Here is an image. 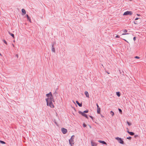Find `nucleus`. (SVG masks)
<instances>
[{
	"label": "nucleus",
	"mask_w": 146,
	"mask_h": 146,
	"mask_svg": "<svg viewBox=\"0 0 146 146\" xmlns=\"http://www.w3.org/2000/svg\"><path fill=\"white\" fill-rule=\"evenodd\" d=\"M88 110H86L84 111H83V112H82V113H87L88 112Z\"/></svg>",
	"instance_id": "nucleus-23"
},
{
	"label": "nucleus",
	"mask_w": 146,
	"mask_h": 146,
	"mask_svg": "<svg viewBox=\"0 0 146 146\" xmlns=\"http://www.w3.org/2000/svg\"><path fill=\"white\" fill-rule=\"evenodd\" d=\"M96 106H97V108H99V106H98V104L97 103L96 104Z\"/></svg>",
	"instance_id": "nucleus-36"
},
{
	"label": "nucleus",
	"mask_w": 146,
	"mask_h": 146,
	"mask_svg": "<svg viewBox=\"0 0 146 146\" xmlns=\"http://www.w3.org/2000/svg\"><path fill=\"white\" fill-rule=\"evenodd\" d=\"M97 112L98 114H100V108H97Z\"/></svg>",
	"instance_id": "nucleus-16"
},
{
	"label": "nucleus",
	"mask_w": 146,
	"mask_h": 146,
	"mask_svg": "<svg viewBox=\"0 0 146 146\" xmlns=\"http://www.w3.org/2000/svg\"><path fill=\"white\" fill-rule=\"evenodd\" d=\"M9 33L13 38H14V35L13 34L11 33L10 32H9Z\"/></svg>",
	"instance_id": "nucleus-19"
},
{
	"label": "nucleus",
	"mask_w": 146,
	"mask_h": 146,
	"mask_svg": "<svg viewBox=\"0 0 146 146\" xmlns=\"http://www.w3.org/2000/svg\"><path fill=\"white\" fill-rule=\"evenodd\" d=\"M74 135H73L72 136L70 139H69V143L70 144V146H72V145L74 144Z\"/></svg>",
	"instance_id": "nucleus-2"
},
{
	"label": "nucleus",
	"mask_w": 146,
	"mask_h": 146,
	"mask_svg": "<svg viewBox=\"0 0 146 146\" xmlns=\"http://www.w3.org/2000/svg\"><path fill=\"white\" fill-rule=\"evenodd\" d=\"M139 19H140L139 18H136L135 19V20H138Z\"/></svg>",
	"instance_id": "nucleus-34"
},
{
	"label": "nucleus",
	"mask_w": 146,
	"mask_h": 146,
	"mask_svg": "<svg viewBox=\"0 0 146 146\" xmlns=\"http://www.w3.org/2000/svg\"><path fill=\"white\" fill-rule=\"evenodd\" d=\"M84 94L88 98H89V94L87 91H85L84 92Z\"/></svg>",
	"instance_id": "nucleus-10"
},
{
	"label": "nucleus",
	"mask_w": 146,
	"mask_h": 146,
	"mask_svg": "<svg viewBox=\"0 0 146 146\" xmlns=\"http://www.w3.org/2000/svg\"><path fill=\"white\" fill-rule=\"evenodd\" d=\"M134 58L136 59H139L140 57L138 56H136L134 57Z\"/></svg>",
	"instance_id": "nucleus-27"
},
{
	"label": "nucleus",
	"mask_w": 146,
	"mask_h": 146,
	"mask_svg": "<svg viewBox=\"0 0 146 146\" xmlns=\"http://www.w3.org/2000/svg\"><path fill=\"white\" fill-rule=\"evenodd\" d=\"M123 39V40H125V41L126 42H127L129 43L128 42L127 40H126L125 39Z\"/></svg>",
	"instance_id": "nucleus-38"
},
{
	"label": "nucleus",
	"mask_w": 146,
	"mask_h": 146,
	"mask_svg": "<svg viewBox=\"0 0 146 146\" xmlns=\"http://www.w3.org/2000/svg\"><path fill=\"white\" fill-rule=\"evenodd\" d=\"M76 103L79 106L81 107L82 106V103H80L78 101L76 100Z\"/></svg>",
	"instance_id": "nucleus-11"
},
{
	"label": "nucleus",
	"mask_w": 146,
	"mask_h": 146,
	"mask_svg": "<svg viewBox=\"0 0 146 146\" xmlns=\"http://www.w3.org/2000/svg\"><path fill=\"white\" fill-rule=\"evenodd\" d=\"M127 132L131 136L133 135L134 134V133L132 132H130L129 131H127Z\"/></svg>",
	"instance_id": "nucleus-12"
},
{
	"label": "nucleus",
	"mask_w": 146,
	"mask_h": 146,
	"mask_svg": "<svg viewBox=\"0 0 146 146\" xmlns=\"http://www.w3.org/2000/svg\"><path fill=\"white\" fill-rule=\"evenodd\" d=\"M131 137H127V139H131Z\"/></svg>",
	"instance_id": "nucleus-30"
},
{
	"label": "nucleus",
	"mask_w": 146,
	"mask_h": 146,
	"mask_svg": "<svg viewBox=\"0 0 146 146\" xmlns=\"http://www.w3.org/2000/svg\"><path fill=\"white\" fill-rule=\"evenodd\" d=\"M55 123L56 124V125H57V123L56 122H55Z\"/></svg>",
	"instance_id": "nucleus-41"
},
{
	"label": "nucleus",
	"mask_w": 146,
	"mask_h": 146,
	"mask_svg": "<svg viewBox=\"0 0 146 146\" xmlns=\"http://www.w3.org/2000/svg\"><path fill=\"white\" fill-rule=\"evenodd\" d=\"M98 142H99L100 143H101L103 144H104V145H107V144L106 143V142H105L104 141H102V140H99L98 141Z\"/></svg>",
	"instance_id": "nucleus-8"
},
{
	"label": "nucleus",
	"mask_w": 146,
	"mask_h": 146,
	"mask_svg": "<svg viewBox=\"0 0 146 146\" xmlns=\"http://www.w3.org/2000/svg\"><path fill=\"white\" fill-rule=\"evenodd\" d=\"M0 55L1 56H2V54H1L0 53Z\"/></svg>",
	"instance_id": "nucleus-42"
},
{
	"label": "nucleus",
	"mask_w": 146,
	"mask_h": 146,
	"mask_svg": "<svg viewBox=\"0 0 146 146\" xmlns=\"http://www.w3.org/2000/svg\"><path fill=\"white\" fill-rule=\"evenodd\" d=\"M140 23V21H134V23L135 24H138Z\"/></svg>",
	"instance_id": "nucleus-20"
},
{
	"label": "nucleus",
	"mask_w": 146,
	"mask_h": 146,
	"mask_svg": "<svg viewBox=\"0 0 146 146\" xmlns=\"http://www.w3.org/2000/svg\"><path fill=\"white\" fill-rule=\"evenodd\" d=\"M123 32L126 33L127 32V30L125 29L123 31Z\"/></svg>",
	"instance_id": "nucleus-28"
},
{
	"label": "nucleus",
	"mask_w": 146,
	"mask_h": 146,
	"mask_svg": "<svg viewBox=\"0 0 146 146\" xmlns=\"http://www.w3.org/2000/svg\"><path fill=\"white\" fill-rule=\"evenodd\" d=\"M89 117L92 119L93 120V117L92 116H89Z\"/></svg>",
	"instance_id": "nucleus-35"
},
{
	"label": "nucleus",
	"mask_w": 146,
	"mask_h": 146,
	"mask_svg": "<svg viewBox=\"0 0 146 146\" xmlns=\"http://www.w3.org/2000/svg\"><path fill=\"white\" fill-rule=\"evenodd\" d=\"M26 17H27V20L29 21L31 23V19H30V17L29 16V15H26Z\"/></svg>",
	"instance_id": "nucleus-13"
},
{
	"label": "nucleus",
	"mask_w": 146,
	"mask_h": 146,
	"mask_svg": "<svg viewBox=\"0 0 146 146\" xmlns=\"http://www.w3.org/2000/svg\"><path fill=\"white\" fill-rule=\"evenodd\" d=\"M138 137V135H135L134 136V137L135 138H136L137 137Z\"/></svg>",
	"instance_id": "nucleus-33"
},
{
	"label": "nucleus",
	"mask_w": 146,
	"mask_h": 146,
	"mask_svg": "<svg viewBox=\"0 0 146 146\" xmlns=\"http://www.w3.org/2000/svg\"><path fill=\"white\" fill-rule=\"evenodd\" d=\"M137 15H138V14H137Z\"/></svg>",
	"instance_id": "nucleus-43"
},
{
	"label": "nucleus",
	"mask_w": 146,
	"mask_h": 146,
	"mask_svg": "<svg viewBox=\"0 0 146 146\" xmlns=\"http://www.w3.org/2000/svg\"><path fill=\"white\" fill-rule=\"evenodd\" d=\"M132 14V13L131 11H127L124 12L123 14V15H131Z\"/></svg>",
	"instance_id": "nucleus-4"
},
{
	"label": "nucleus",
	"mask_w": 146,
	"mask_h": 146,
	"mask_svg": "<svg viewBox=\"0 0 146 146\" xmlns=\"http://www.w3.org/2000/svg\"><path fill=\"white\" fill-rule=\"evenodd\" d=\"M91 144L92 146H96L97 145V143L92 141H91Z\"/></svg>",
	"instance_id": "nucleus-14"
},
{
	"label": "nucleus",
	"mask_w": 146,
	"mask_h": 146,
	"mask_svg": "<svg viewBox=\"0 0 146 146\" xmlns=\"http://www.w3.org/2000/svg\"><path fill=\"white\" fill-rule=\"evenodd\" d=\"M0 143L2 144H5L6 143L5 142L3 141L0 140Z\"/></svg>",
	"instance_id": "nucleus-22"
},
{
	"label": "nucleus",
	"mask_w": 146,
	"mask_h": 146,
	"mask_svg": "<svg viewBox=\"0 0 146 146\" xmlns=\"http://www.w3.org/2000/svg\"><path fill=\"white\" fill-rule=\"evenodd\" d=\"M61 130L62 133L64 134L66 133L67 131V129L64 128H62L61 129Z\"/></svg>",
	"instance_id": "nucleus-6"
},
{
	"label": "nucleus",
	"mask_w": 146,
	"mask_h": 146,
	"mask_svg": "<svg viewBox=\"0 0 146 146\" xmlns=\"http://www.w3.org/2000/svg\"><path fill=\"white\" fill-rule=\"evenodd\" d=\"M46 100L47 103V105L49 106L51 108H53L54 107V105L52 103V102H54V99L52 96L46 99Z\"/></svg>",
	"instance_id": "nucleus-1"
},
{
	"label": "nucleus",
	"mask_w": 146,
	"mask_h": 146,
	"mask_svg": "<svg viewBox=\"0 0 146 146\" xmlns=\"http://www.w3.org/2000/svg\"><path fill=\"white\" fill-rule=\"evenodd\" d=\"M128 33H123L122 35H127L128 34Z\"/></svg>",
	"instance_id": "nucleus-37"
},
{
	"label": "nucleus",
	"mask_w": 146,
	"mask_h": 146,
	"mask_svg": "<svg viewBox=\"0 0 146 146\" xmlns=\"http://www.w3.org/2000/svg\"><path fill=\"white\" fill-rule=\"evenodd\" d=\"M127 123L129 126L131 125V124L130 122H129L128 121H127Z\"/></svg>",
	"instance_id": "nucleus-25"
},
{
	"label": "nucleus",
	"mask_w": 146,
	"mask_h": 146,
	"mask_svg": "<svg viewBox=\"0 0 146 146\" xmlns=\"http://www.w3.org/2000/svg\"><path fill=\"white\" fill-rule=\"evenodd\" d=\"M12 45H13V47H14V45L13 44H12Z\"/></svg>",
	"instance_id": "nucleus-40"
},
{
	"label": "nucleus",
	"mask_w": 146,
	"mask_h": 146,
	"mask_svg": "<svg viewBox=\"0 0 146 146\" xmlns=\"http://www.w3.org/2000/svg\"><path fill=\"white\" fill-rule=\"evenodd\" d=\"M119 38V35H117L116 36H115V38Z\"/></svg>",
	"instance_id": "nucleus-32"
},
{
	"label": "nucleus",
	"mask_w": 146,
	"mask_h": 146,
	"mask_svg": "<svg viewBox=\"0 0 146 146\" xmlns=\"http://www.w3.org/2000/svg\"><path fill=\"white\" fill-rule=\"evenodd\" d=\"M118 110L119 112L121 114L122 113V111L121 110L120 108H118Z\"/></svg>",
	"instance_id": "nucleus-21"
},
{
	"label": "nucleus",
	"mask_w": 146,
	"mask_h": 146,
	"mask_svg": "<svg viewBox=\"0 0 146 146\" xmlns=\"http://www.w3.org/2000/svg\"><path fill=\"white\" fill-rule=\"evenodd\" d=\"M16 56L18 58V55L17 54H16Z\"/></svg>",
	"instance_id": "nucleus-39"
},
{
	"label": "nucleus",
	"mask_w": 146,
	"mask_h": 146,
	"mask_svg": "<svg viewBox=\"0 0 146 146\" xmlns=\"http://www.w3.org/2000/svg\"><path fill=\"white\" fill-rule=\"evenodd\" d=\"M46 96L48 98L52 96V93L50 92L48 94H47L46 95Z\"/></svg>",
	"instance_id": "nucleus-9"
},
{
	"label": "nucleus",
	"mask_w": 146,
	"mask_h": 146,
	"mask_svg": "<svg viewBox=\"0 0 146 146\" xmlns=\"http://www.w3.org/2000/svg\"><path fill=\"white\" fill-rule=\"evenodd\" d=\"M54 43H52V49H51V50H52V51L53 52H54L55 53V48H54Z\"/></svg>",
	"instance_id": "nucleus-7"
},
{
	"label": "nucleus",
	"mask_w": 146,
	"mask_h": 146,
	"mask_svg": "<svg viewBox=\"0 0 146 146\" xmlns=\"http://www.w3.org/2000/svg\"><path fill=\"white\" fill-rule=\"evenodd\" d=\"M110 113L111 114L112 116H113L114 115V113L112 111H110Z\"/></svg>",
	"instance_id": "nucleus-24"
},
{
	"label": "nucleus",
	"mask_w": 146,
	"mask_h": 146,
	"mask_svg": "<svg viewBox=\"0 0 146 146\" xmlns=\"http://www.w3.org/2000/svg\"><path fill=\"white\" fill-rule=\"evenodd\" d=\"M133 39L134 41H135L136 40V37H134L133 38Z\"/></svg>",
	"instance_id": "nucleus-31"
},
{
	"label": "nucleus",
	"mask_w": 146,
	"mask_h": 146,
	"mask_svg": "<svg viewBox=\"0 0 146 146\" xmlns=\"http://www.w3.org/2000/svg\"><path fill=\"white\" fill-rule=\"evenodd\" d=\"M83 127H86V125L85 123H84L83 124Z\"/></svg>",
	"instance_id": "nucleus-29"
},
{
	"label": "nucleus",
	"mask_w": 146,
	"mask_h": 146,
	"mask_svg": "<svg viewBox=\"0 0 146 146\" xmlns=\"http://www.w3.org/2000/svg\"><path fill=\"white\" fill-rule=\"evenodd\" d=\"M3 41L6 44H7V41L5 40H3Z\"/></svg>",
	"instance_id": "nucleus-26"
},
{
	"label": "nucleus",
	"mask_w": 146,
	"mask_h": 146,
	"mask_svg": "<svg viewBox=\"0 0 146 146\" xmlns=\"http://www.w3.org/2000/svg\"><path fill=\"white\" fill-rule=\"evenodd\" d=\"M115 139L118 141L119 143H120L121 144H124V141L121 138L116 137L115 138Z\"/></svg>",
	"instance_id": "nucleus-3"
},
{
	"label": "nucleus",
	"mask_w": 146,
	"mask_h": 146,
	"mask_svg": "<svg viewBox=\"0 0 146 146\" xmlns=\"http://www.w3.org/2000/svg\"><path fill=\"white\" fill-rule=\"evenodd\" d=\"M57 94H58L57 90V89H56L55 90V91L54 92V93L53 94L54 95V94L56 95Z\"/></svg>",
	"instance_id": "nucleus-18"
},
{
	"label": "nucleus",
	"mask_w": 146,
	"mask_h": 146,
	"mask_svg": "<svg viewBox=\"0 0 146 146\" xmlns=\"http://www.w3.org/2000/svg\"><path fill=\"white\" fill-rule=\"evenodd\" d=\"M78 113L79 114H81L83 116L85 117H86V118H87L88 119V117L87 115L86 114L84 113H82V111H79Z\"/></svg>",
	"instance_id": "nucleus-5"
},
{
	"label": "nucleus",
	"mask_w": 146,
	"mask_h": 146,
	"mask_svg": "<svg viewBox=\"0 0 146 146\" xmlns=\"http://www.w3.org/2000/svg\"><path fill=\"white\" fill-rule=\"evenodd\" d=\"M21 11L23 15H25L26 14V11L24 9H22Z\"/></svg>",
	"instance_id": "nucleus-15"
},
{
	"label": "nucleus",
	"mask_w": 146,
	"mask_h": 146,
	"mask_svg": "<svg viewBox=\"0 0 146 146\" xmlns=\"http://www.w3.org/2000/svg\"><path fill=\"white\" fill-rule=\"evenodd\" d=\"M116 95L118 97H119L121 95L120 93L119 92H116Z\"/></svg>",
	"instance_id": "nucleus-17"
}]
</instances>
